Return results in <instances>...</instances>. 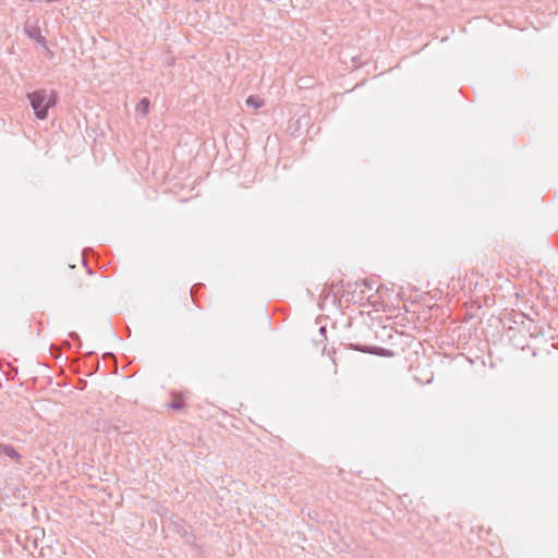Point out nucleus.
Here are the masks:
<instances>
[{
    "label": "nucleus",
    "mask_w": 558,
    "mask_h": 558,
    "mask_svg": "<svg viewBox=\"0 0 558 558\" xmlns=\"http://www.w3.org/2000/svg\"><path fill=\"white\" fill-rule=\"evenodd\" d=\"M27 98L36 118L45 120L48 117V110L58 102V93L56 90L38 89L28 93Z\"/></svg>",
    "instance_id": "1"
},
{
    "label": "nucleus",
    "mask_w": 558,
    "mask_h": 558,
    "mask_svg": "<svg viewBox=\"0 0 558 558\" xmlns=\"http://www.w3.org/2000/svg\"><path fill=\"white\" fill-rule=\"evenodd\" d=\"M24 32L31 39L35 40L38 45H40L43 48L47 49L48 52H50V50L47 47V40L41 35L40 28L36 23H31L29 21H27L24 25Z\"/></svg>",
    "instance_id": "2"
},
{
    "label": "nucleus",
    "mask_w": 558,
    "mask_h": 558,
    "mask_svg": "<svg viewBox=\"0 0 558 558\" xmlns=\"http://www.w3.org/2000/svg\"><path fill=\"white\" fill-rule=\"evenodd\" d=\"M350 347L355 351H360L363 353H371V354H375L378 356L391 357L395 355L393 351H391L389 349L380 348V347H372V345L362 344V343H351Z\"/></svg>",
    "instance_id": "3"
},
{
    "label": "nucleus",
    "mask_w": 558,
    "mask_h": 558,
    "mask_svg": "<svg viewBox=\"0 0 558 558\" xmlns=\"http://www.w3.org/2000/svg\"><path fill=\"white\" fill-rule=\"evenodd\" d=\"M2 454L14 460L16 463H21L22 456L15 450V448L12 445L0 444V456Z\"/></svg>",
    "instance_id": "4"
},
{
    "label": "nucleus",
    "mask_w": 558,
    "mask_h": 558,
    "mask_svg": "<svg viewBox=\"0 0 558 558\" xmlns=\"http://www.w3.org/2000/svg\"><path fill=\"white\" fill-rule=\"evenodd\" d=\"M149 99L144 97L142 98L138 104L136 105V112L143 117H145L148 113L149 110Z\"/></svg>",
    "instance_id": "5"
},
{
    "label": "nucleus",
    "mask_w": 558,
    "mask_h": 558,
    "mask_svg": "<svg viewBox=\"0 0 558 558\" xmlns=\"http://www.w3.org/2000/svg\"><path fill=\"white\" fill-rule=\"evenodd\" d=\"M246 105L251 108L258 109L263 107L264 100L259 96L251 95L246 99Z\"/></svg>",
    "instance_id": "6"
},
{
    "label": "nucleus",
    "mask_w": 558,
    "mask_h": 558,
    "mask_svg": "<svg viewBox=\"0 0 558 558\" xmlns=\"http://www.w3.org/2000/svg\"><path fill=\"white\" fill-rule=\"evenodd\" d=\"M360 332H361L362 335H369V333H371V328H369V326H367V325H361V326H360Z\"/></svg>",
    "instance_id": "7"
},
{
    "label": "nucleus",
    "mask_w": 558,
    "mask_h": 558,
    "mask_svg": "<svg viewBox=\"0 0 558 558\" xmlns=\"http://www.w3.org/2000/svg\"><path fill=\"white\" fill-rule=\"evenodd\" d=\"M362 286L364 287V289H362V292H365L366 290H372L373 289V283L367 281V280H364L362 282Z\"/></svg>",
    "instance_id": "8"
},
{
    "label": "nucleus",
    "mask_w": 558,
    "mask_h": 558,
    "mask_svg": "<svg viewBox=\"0 0 558 558\" xmlns=\"http://www.w3.org/2000/svg\"><path fill=\"white\" fill-rule=\"evenodd\" d=\"M170 407L172 409H175V410H179V409H182L183 408V402L182 401H173Z\"/></svg>",
    "instance_id": "9"
},
{
    "label": "nucleus",
    "mask_w": 558,
    "mask_h": 558,
    "mask_svg": "<svg viewBox=\"0 0 558 558\" xmlns=\"http://www.w3.org/2000/svg\"><path fill=\"white\" fill-rule=\"evenodd\" d=\"M319 332H320L322 335H325V332H326V327H325V326H322V327L319 328Z\"/></svg>",
    "instance_id": "10"
},
{
    "label": "nucleus",
    "mask_w": 558,
    "mask_h": 558,
    "mask_svg": "<svg viewBox=\"0 0 558 558\" xmlns=\"http://www.w3.org/2000/svg\"><path fill=\"white\" fill-rule=\"evenodd\" d=\"M196 286L192 287L191 289V298H194Z\"/></svg>",
    "instance_id": "11"
},
{
    "label": "nucleus",
    "mask_w": 558,
    "mask_h": 558,
    "mask_svg": "<svg viewBox=\"0 0 558 558\" xmlns=\"http://www.w3.org/2000/svg\"><path fill=\"white\" fill-rule=\"evenodd\" d=\"M70 337H72V338H78L77 333H75V332H71V333H70Z\"/></svg>",
    "instance_id": "12"
}]
</instances>
